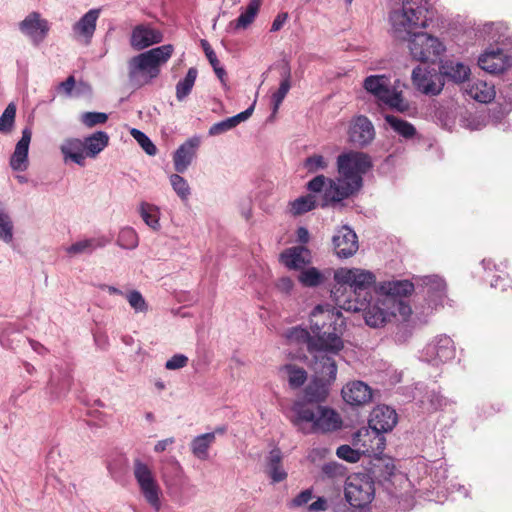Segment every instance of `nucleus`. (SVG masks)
I'll use <instances>...</instances> for the list:
<instances>
[{
	"label": "nucleus",
	"instance_id": "obj_58",
	"mask_svg": "<svg viewBox=\"0 0 512 512\" xmlns=\"http://www.w3.org/2000/svg\"><path fill=\"white\" fill-rule=\"evenodd\" d=\"M70 386L71 380L69 377L63 378L59 390L56 387H54V382L51 381V393L55 396V398H60L68 393V391L70 390Z\"/></svg>",
	"mask_w": 512,
	"mask_h": 512
},
{
	"label": "nucleus",
	"instance_id": "obj_53",
	"mask_svg": "<svg viewBox=\"0 0 512 512\" xmlns=\"http://www.w3.org/2000/svg\"><path fill=\"white\" fill-rule=\"evenodd\" d=\"M331 179L329 178H326L324 175H318L316 177H314L313 179H311L308 183H307V189L311 192H314V193H318V192H321V191H324L326 190V188L329 187V181ZM325 196V194L323 195V197ZM322 202H324V199L322 200ZM323 203H321L322 205Z\"/></svg>",
	"mask_w": 512,
	"mask_h": 512
},
{
	"label": "nucleus",
	"instance_id": "obj_41",
	"mask_svg": "<svg viewBox=\"0 0 512 512\" xmlns=\"http://www.w3.org/2000/svg\"><path fill=\"white\" fill-rule=\"evenodd\" d=\"M391 129L405 139H411L416 135V128L408 121L387 114L384 117Z\"/></svg>",
	"mask_w": 512,
	"mask_h": 512
},
{
	"label": "nucleus",
	"instance_id": "obj_36",
	"mask_svg": "<svg viewBox=\"0 0 512 512\" xmlns=\"http://www.w3.org/2000/svg\"><path fill=\"white\" fill-rule=\"evenodd\" d=\"M214 443L215 433H204L191 440L190 450L195 458L205 461L208 460L209 450Z\"/></svg>",
	"mask_w": 512,
	"mask_h": 512
},
{
	"label": "nucleus",
	"instance_id": "obj_5",
	"mask_svg": "<svg viewBox=\"0 0 512 512\" xmlns=\"http://www.w3.org/2000/svg\"><path fill=\"white\" fill-rule=\"evenodd\" d=\"M292 411V423L304 433L331 432L342 424L338 413L326 406L295 402Z\"/></svg>",
	"mask_w": 512,
	"mask_h": 512
},
{
	"label": "nucleus",
	"instance_id": "obj_61",
	"mask_svg": "<svg viewBox=\"0 0 512 512\" xmlns=\"http://www.w3.org/2000/svg\"><path fill=\"white\" fill-rule=\"evenodd\" d=\"M287 19H288V13H286V12L279 13V14L275 17V19H274V21H273V23H272V25H271V29H270V31H271V32H277V31H279V30L283 27V25L285 24V22L287 21Z\"/></svg>",
	"mask_w": 512,
	"mask_h": 512
},
{
	"label": "nucleus",
	"instance_id": "obj_6",
	"mask_svg": "<svg viewBox=\"0 0 512 512\" xmlns=\"http://www.w3.org/2000/svg\"><path fill=\"white\" fill-rule=\"evenodd\" d=\"M160 472L166 493L171 500L180 506L187 504L190 498L185 492L194 486L189 483V478L180 462L175 457H170L163 462Z\"/></svg>",
	"mask_w": 512,
	"mask_h": 512
},
{
	"label": "nucleus",
	"instance_id": "obj_55",
	"mask_svg": "<svg viewBox=\"0 0 512 512\" xmlns=\"http://www.w3.org/2000/svg\"><path fill=\"white\" fill-rule=\"evenodd\" d=\"M188 364V357L184 354H175L165 363L167 370H178L185 367Z\"/></svg>",
	"mask_w": 512,
	"mask_h": 512
},
{
	"label": "nucleus",
	"instance_id": "obj_2",
	"mask_svg": "<svg viewBox=\"0 0 512 512\" xmlns=\"http://www.w3.org/2000/svg\"><path fill=\"white\" fill-rule=\"evenodd\" d=\"M423 0H403L402 8L390 14L392 31L396 38L408 40L411 57L420 62L434 61L444 51L440 40L426 32H417L427 25Z\"/></svg>",
	"mask_w": 512,
	"mask_h": 512
},
{
	"label": "nucleus",
	"instance_id": "obj_38",
	"mask_svg": "<svg viewBox=\"0 0 512 512\" xmlns=\"http://www.w3.org/2000/svg\"><path fill=\"white\" fill-rule=\"evenodd\" d=\"M383 291L381 296H391L393 298H401L411 294L414 290V285L408 280H396L384 283L381 286Z\"/></svg>",
	"mask_w": 512,
	"mask_h": 512
},
{
	"label": "nucleus",
	"instance_id": "obj_31",
	"mask_svg": "<svg viewBox=\"0 0 512 512\" xmlns=\"http://www.w3.org/2000/svg\"><path fill=\"white\" fill-rule=\"evenodd\" d=\"M110 240L106 237H96L79 240L65 248V252L70 256L81 254H92L96 249L105 247Z\"/></svg>",
	"mask_w": 512,
	"mask_h": 512
},
{
	"label": "nucleus",
	"instance_id": "obj_45",
	"mask_svg": "<svg viewBox=\"0 0 512 512\" xmlns=\"http://www.w3.org/2000/svg\"><path fill=\"white\" fill-rule=\"evenodd\" d=\"M383 305L390 306L392 317L399 314L404 320H406L412 313L409 305H407L401 298H393L391 296H384Z\"/></svg>",
	"mask_w": 512,
	"mask_h": 512
},
{
	"label": "nucleus",
	"instance_id": "obj_60",
	"mask_svg": "<svg viewBox=\"0 0 512 512\" xmlns=\"http://www.w3.org/2000/svg\"><path fill=\"white\" fill-rule=\"evenodd\" d=\"M428 398H429L431 407L435 410L441 408L446 403L445 398H443L439 393H436L435 391H431L428 394Z\"/></svg>",
	"mask_w": 512,
	"mask_h": 512
},
{
	"label": "nucleus",
	"instance_id": "obj_20",
	"mask_svg": "<svg viewBox=\"0 0 512 512\" xmlns=\"http://www.w3.org/2000/svg\"><path fill=\"white\" fill-rule=\"evenodd\" d=\"M163 41V34L150 24H139L132 30L130 45L135 50H143Z\"/></svg>",
	"mask_w": 512,
	"mask_h": 512
},
{
	"label": "nucleus",
	"instance_id": "obj_33",
	"mask_svg": "<svg viewBox=\"0 0 512 512\" xmlns=\"http://www.w3.org/2000/svg\"><path fill=\"white\" fill-rule=\"evenodd\" d=\"M280 75L282 79L279 88L271 96L273 115L278 112L280 105L291 88V68L287 62L283 63Z\"/></svg>",
	"mask_w": 512,
	"mask_h": 512
},
{
	"label": "nucleus",
	"instance_id": "obj_7",
	"mask_svg": "<svg viewBox=\"0 0 512 512\" xmlns=\"http://www.w3.org/2000/svg\"><path fill=\"white\" fill-rule=\"evenodd\" d=\"M334 279L339 285V287L333 291L337 304L338 300L342 303L348 300L341 299L338 295L340 292L346 291L347 287L354 293L356 296L355 299H359L361 295L366 298L368 294L367 290L374 285L376 280L372 272L360 268H340L335 271Z\"/></svg>",
	"mask_w": 512,
	"mask_h": 512
},
{
	"label": "nucleus",
	"instance_id": "obj_11",
	"mask_svg": "<svg viewBox=\"0 0 512 512\" xmlns=\"http://www.w3.org/2000/svg\"><path fill=\"white\" fill-rule=\"evenodd\" d=\"M398 422L396 411L386 405L376 406L369 418L370 436L373 435V442L376 449L381 452L385 446V438L383 433L391 431Z\"/></svg>",
	"mask_w": 512,
	"mask_h": 512
},
{
	"label": "nucleus",
	"instance_id": "obj_63",
	"mask_svg": "<svg viewBox=\"0 0 512 512\" xmlns=\"http://www.w3.org/2000/svg\"><path fill=\"white\" fill-rule=\"evenodd\" d=\"M327 507V500L324 497H318L316 501L309 505L308 510L311 512L325 511Z\"/></svg>",
	"mask_w": 512,
	"mask_h": 512
},
{
	"label": "nucleus",
	"instance_id": "obj_8",
	"mask_svg": "<svg viewBox=\"0 0 512 512\" xmlns=\"http://www.w3.org/2000/svg\"><path fill=\"white\" fill-rule=\"evenodd\" d=\"M364 89L372 94L379 102L392 110L404 113L410 104L403 97L402 91L390 86V80L385 75H370L363 82Z\"/></svg>",
	"mask_w": 512,
	"mask_h": 512
},
{
	"label": "nucleus",
	"instance_id": "obj_46",
	"mask_svg": "<svg viewBox=\"0 0 512 512\" xmlns=\"http://www.w3.org/2000/svg\"><path fill=\"white\" fill-rule=\"evenodd\" d=\"M117 244L124 249H135L139 244L136 231L131 227H124L120 230Z\"/></svg>",
	"mask_w": 512,
	"mask_h": 512
},
{
	"label": "nucleus",
	"instance_id": "obj_15",
	"mask_svg": "<svg viewBox=\"0 0 512 512\" xmlns=\"http://www.w3.org/2000/svg\"><path fill=\"white\" fill-rule=\"evenodd\" d=\"M356 445L360 444L359 449H353L349 445H341L336 450V455L347 462L356 463L360 460L362 454H372L376 451V444L370 439V430L363 428L357 431L354 436Z\"/></svg>",
	"mask_w": 512,
	"mask_h": 512
},
{
	"label": "nucleus",
	"instance_id": "obj_21",
	"mask_svg": "<svg viewBox=\"0 0 512 512\" xmlns=\"http://www.w3.org/2000/svg\"><path fill=\"white\" fill-rule=\"evenodd\" d=\"M280 262L290 270H302L312 261L309 249L304 246H293L280 254Z\"/></svg>",
	"mask_w": 512,
	"mask_h": 512
},
{
	"label": "nucleus",
	"instance_id": "obj_44",
	"mask_svg": "<svg viewBox=\"0 0 512 512\" xmlns=\"http://www.w3.org/2000/svg\"><path fill=\"white\" fill-rule=\"evenodd\" d=\"M290 206V210L293 215L304 214L316 207V197L311 194L301 196L295 199L293 202H291Z\"/></svg>",
	"mask_w": 512,
	"mask_h": 512
},
{
	"label": "nucleus",
	"instance_id": "obj_22",
	"mask_svg": "<svg viewBox=\"0 0 512 512\" xmlns=\"http://www.w3.org/2000/svg\"><path fill=\"white\" fill-rule=\"evenodd\" d=\"M200 140L197 137L190 138L181 144L173 155L174 168L177 173H184L196 156Z\"/></svg>",
	"mask_w": 512,
	"mask_h": 512
},
{
	"label": "nucleus",
	"instance_id": "obj_52",
	"mask_svg": "<svg viewBox=\"0 0 512 512\" xmlns=\"http://www.w3.org/2000/svg\"><path fill=\"white\" fill-rule=\"evenodd\" d=\"M505 27L502 23H486L483 26V33L488 37V40L499 42L504 36L502 30Z\"/></svg>",
	"mask_w": 512,
	"mask_h": 512
},
{
	"label": "nucleus",
	"instance_id": "obj_1",
	"mask_svg": "<svg viewBox=\"0 0 512 512\" xmlns=\"http://www.w3.org/2000/svg\"><path fill=\"white\" fill-rule=\"evenodd\" d=\"M340 312L329 304H319L310 313L311 333L300 326L292 327L285 332L291 344H306L313 355L315 373L326 374L328 380H335L337 366L333 358L343 348V341L337 331Z\"/></svg>",
	"mask_w": 512,
	"mask_h": 512
},
{
	"label": "nucleus",
	"instance_id": "obj_27",
	"mask_svg": "<svg viewBox=\"0 0 512 512\" xmlns=\"http://www.w3.org/2000/svg\"><path fill=\"white\" fill-rule=\"evenodd\" d=\"M439 73L442 78L459 84L468 80L471 71L469 66L462 62L446 59L440 62Z\"/></svg>",
	"mask_w": 512,
	"mask_h": 512
},
{
	"label": "nucleus",
	"instance_id": "obj_17",
	"mask_svg": "<svg viewBox=\"0 0 512 512\" xmlns=\"http://www.w3.org/2000/svg\"><path fill=\"white\" fill-rule=\"evenodd\" d=\"M19 30L28 37L34 45H39L49 32V23L38 12L29 13L18 24Z\"/></svg>",
	"mask_w": 512,
	"mask_h": 512
},
{
	"label": "nucleus",
	"instance_id": "obj_57",
	"mask_svg": "<svg viewBox=\"0 0 512 512\" xmlns=\"http://www.w3.org/2000/svg\"><path fill=\"white\" fill-rule=\"evenodd\" d=\"M312 499V490L306 489L301 491L295 498L292 499L290 507H301L307 504Z\"/></svg>",
	"mask_w": 512,
	"mask_h": 512
},
{
	"label": "nucleus",
	"instance_id": "obj_25",
	"mask_svg": "<svg viewBox=\"0 0 512 512\" xmlns=\"http://www.w3.org/2000/svg\"><path fill=\"white\" fill-rule=\"evenodd\" d=\"M317 374L319 375V378L311 381V383L305 388L304 400L301 401L305 404L320 405L319 403L325 401L328 396V385L334 380L329 381L326 374Z\"/></svg>",
	"mask_w": 512,
	"mask_h": 512
},
{
	"label": "nucleus",
	"instance_id": "obj_10",
	"mask_svg": "<svg viewBox=\"0 0 512 512\" xmlns=\"http://www.w3.org/2000/svg\"><path fill=\"white\" fill-rule=\"evenodd\" d=\"M133 475L144 500L153 511L159 512L162 508L161 498L163 492L152 468L140 459H135L133 462Z\"/></svg>",
	"mask_w": 512,
	"mask_h": 512
},
{
	"label": "nucleus",
	"instance_id": "obj_34",
	"mask_svg": "<svg viewBox=\"0 0 512 512\" xmlns=\"http://www.w3.org/2000/svg\"><path fill=\"white\" fill-rule=\"evenodd\" d=\"M86 157L95 158L109 144V135L104 131H96L82 139Z\"/></svg>",
	"mask_w": 512,
	"mask_h": 512
},
{
	"label": "nucleus",
	"instance_id": "obj_35",
	"mask_svg": "<svg viewBox=\"0 0 512 512\" xmlns=\"http://www.w3.org/2000/svg\"><path fill=\"white\" fill-rule=\"evenodd\" d=\"M466 93L471 98L481 103L492 101L496 95L494 85L483 80H476L469 84Z\"/></svg>",
	"mask_w": 512,
	"mask_h": 512
},
{
	"label": "nucleus",
	"instance_id": "obj_43",
	"mask_svg": "<svg viewBox=\"0 0 512 512\" xmlns=\"http://www.w3.org/2000/svg\"><path fill=\"white\" fill-rule=\"evenodd\" d=\"M298 280L305 287H316L324 281V275L317 268L310 267L302 269Z\"/></svg>",
	"mask_w": 512,
	"mask_h": 512
},
{
	"label": "nucleus",
	"instance_id": "obj_59",
	"mask_svg": "<svg viewBox=\"0 0 512 512\" xmlns=\"http://www.w3.org/2000/svg\"><path fill=\"white\" fill-rule=\"evenodd\" d=\"M276 288L278 289V291H280L281 293L285 294V295H289L291 294V292L293 291V288H294V282L291 278L289 277H281L277 283H276Z\"/></svg>",
	"mask_w": 512,
	"mask_h": 512
},
{
	"label": "nucleus",
	"instance_id": "obj_51",
	"mask_svg": "<svg viewBox=\"0 0 512 512\" xmlns=\"http://www.w3.org/2000/svg\"><path fill=\"white\" fill-rule=\"evenodd\" d=\"M108 120V115L103 112H85L81 115L80 121L88 128L99 124H104Z\"/></svg>",
	"mask_w": 512,
	"mask_h": 512
},
{
	"label": "nucleus",
	"instance_id": "obj_12",
	"mask_svg": "<svg viewBox=\"0 0 512 512\" xmlns=\"http://www.w3.org/2000/svg\"><path fill=\"white\" fill-rule=\"evenodd\" d=\"M345 498L353 507H365L374 498L373 483L366 476H349L345 484Z\"/></svg>",
	"mask_w": 512,
	"mask_h": 512
},
{
	"label": "nucleus",
	"instance_id": "obj_9",
	"mask_svg": "<svg viewBox=\"0 0 512 512\" xmlns=\"http://www.w3.org/2000/svg\"><path fill=\"white\" fill-rule=\"evenodd\" d=\"M383 300L384 296L379 295L373 303L363 297V299H348L343 303L338 300V305L347 311H363L366 324L372 328H378L392 318L390 306L383 305Z\"/></svg>",
	"mask_w": 512,
	"mask_h": 512
},
{
	"label": "nucleus",
	"instance_id": "obj_64",
	"mask_svg": "<svg viewBox=\"0 0 512 512\" xmlns=\"http://www.w3.org/2000/svg\"><path fill=\"white\" fill-rule=\"evenodd\" d=\"M500 94L510 105H512V83L504 84L500 88Z\"/></svg>",
	"mask_w": 512,
	"mask_h": 512
},
{
	"label": "nucleus",
	"instance_id": "obj_28",
	"mask_svg": "<svg viewBox=\"0 0 512 512\" xmlns=\"http://www.w3.org/2000/svg\"><path fill=\"white\" fill-rule=\"evenodd\" d=\"M283 454L277 447L269 451L265 457V473L273 483L284 481L288 474L283 467Z\"/></svg>",
	"mask_w": 512,
	"mask_h": 512
},
{
	"label": "nucleus",
	"instance_id": "obj_4",
	"mask_svg": "<svg viewBox=\"0 0 512 512\" xmlns=\"http://www.w3.org/2000/svg\"><path fill=\"white\" fill-rule=\"evenodd\" d=\"M174 52L171 44L152 48L133 56L128 61V79L134 88L150 84L161 72V67L168 62Z\"/></svg>",
	"mask_w": 512,
	"mask_h": 512
},
{
	"label": "nucleus",
	"instance_id": "obj_48",
	"mask_svg": "<svg viewBox=\"0 0 512 512\" xmlns=\"http://www.w3.org/2000/svg\"><path fill=\"white\" fill-rule=\"evenodd\" d=\"M170 184L181 200L185 201L189 198L191 194L190 186L188 182L178 173L172 174L170 176Z\"/></svg>",
	"mask_w": 512,
	"mask_h": 512
},
{
	"label": "nucleus",
	"instance_id": "obj_29",
	"mask_svg": "<svg viewBox=\"0 0 512 512\" xmlns=\"http://www.w3.org/2000/svg\"><path fill=\"white\" fill-rule=\"evenodd\" d=\"M422 285L425 289L429 303L435 308L442 305L443 299L446 296L445 281L437 275H430L422 278Z\"/></svg>",
	"mask_w": 512,
	"mask_h": 512
},
{
	"label": "nucleus",
	"instance_id": "obj_13",
	"mask_svg": "<svg viewBox=\"0 0 512 512\" xmlns=\"http://www.w3.org/2000/svg\"><path fill=\"white\" fill-rule=\"evenodd\" d=\"M376 131L371 120L365 115L354 116L348 126V142L357 148L369 146L375 139Z\"/></svg>",
	"mask_w": 512,
	"mask_h": 512
},
{
	"label": "nucleus",
	"instance_id": "obj_47",
	"mask_svg": "<svg viewBox=\"0 0 512 512\" xmlns=\"http://www.w3.org/2000/svg\"><path fill=\"white\" fill-rule=\"evenodd\" d=\"M16 105L11 102L7 105L4 112L0 116V132L4 134L10 133L15 125Z\"/></svg>",
	"mask_w": 512,
	"mask_h": 512
},
{
	"label": "nucleus",
	"instance_id": "obj_40",
	"mask_svg": "<svg viewBox=\"0 0 512 512\" xmlns=\"http://www.w3.org/2000/svg\"><path fill=\"white\" fill-rule=\"evenodd\" d=\"M280 371L286 374L289 386L292 389H298L303 386L308 378L306 370L295 364H285L280 368Z\"/></svg>",
	"mask_w": 512,
	"mask_h": 512
},
{
	"label": "nucleus",
	"instance_id": "obj_62",
	"mask_svg": "<svg viewBox=\"0 0 512 512\" xmlns=\"http://www.w3.org/2000/svg\"><path fill=\"white\" fill-rule=\"evenodd\" d=\"M201 45L210 64L213 65L215 63H218L219 61L217 59V56L214 50L211 48L210 44L206 40H202Z\"/></svg>",
	"mask_w": 512,
	"mask_h": 512
},
{
	"label": "nucleus",
	"instance_id": "obj_39",
	"mask_svg": "<svg viewBox=\"0 0 512 512\" xmlns=\"http://www.w3.org/2000/svg\"><path fill=\"white\" fill-rule=\"evenodd\" d=\"M138 213L149 228L160 230V210L156 205L143 201L138 206Z\"/></svg>",
	"mask_w": 512,
	"mask_h": 512
},
{
	"label": "nucleus",
	"instance_id": "obj_24",
	"mask_svg": "<svg viewBox=\"0 0 512 512\" xmlns=\"http://www.w3.org/2000/svg\"><path fill=\"white\" fill-rule=\"evenodd\" d=\"M100 16V9H90L72 27L75 38L82 39L86 44L90 43Z\"/></svg>",
	"mask_w": 512,
	"mask_h": 512
},
{
	"label": "nucleus",
	"instance_id": "obj_37",
	"mask_svg": "<svg viewBox=\"0 0 512 512\" xmlns=\"http://www.w3.org/2000/svg\"><path fill=\"white\" fill-rule=\"evenodd\" d=\"M262 0H250L245 12L229 23L228 28L233 30L246 29L255 20L260 9Z\"/></svg>",
	"mask_w": 512,
	"mask_h": 512
},
{
	"label": "nucleus",
	"instance_id": "obj_42",
	"mask_svg": "<svg viewBox=\"0 0 512 512\" xmlns=\"http://www.w3.org/2000/svg\"><path fill=\"white\" fill-rule=\"evenodd\" d=\"M198 75V71L196 68L191 67L184 79L180 80L176 85V98L178 101H183L191 92L196 78Z\"/></svg>",
	"mask_w": 512,
	"mask_h": 512
},
{
	"label": "nucleus",
	"instance_id": "obj_50",
	"mask_svg": "<svg viewBox=\"0 0 512 512\" xmlns=\"http://www.w3.org/2000/svg\"><path fill=\"white\" fill-rule=\"evenodd\" d=\"M126 299L136 313H146L148 311V304L139 291L129 292L126 294Z\"/></svg>",
	"mask_w": 512,
	"mask_h": 512
},
{
	"label": "nucleus",
	"instance_id": "obj_30",
	"mask_svg": "<svg viewBox=\"0 0 512 512\" xmlns=\"http://www.w3.org/2000/svg\"><path fill=\"white\" fill-rule=\"evenodd\" d=\"M60 151L65 162L72 161L79 166L85 165V152L82 139L69 137L63 140Z\"/></svg>",
	"mask_w": 512,
	"mask_h": 512
},
{
	"label": "nucleus",
	"instance_id": "obj_32",
	"mask_svg": "<svg viewBox=\"0 0 512 512\" xmlns=\"http://www.w3.org/2000/svg\"><path fill=\"white\" fill-rule=\"evenodd\" d=\"M255 102L248 107L245 111L238 113L235 116L229 117L220 122L214 123L208 131L209 136L221 135L239 125L241 122L246 121L250 118L254 111Z\"/></svg>",
	"mask_w": 512,
	"mask_h": 512
},
{
	"label": "nucleus",
	"instance_id": "obj_3",
	"mask_svg": "<svg viewBox=\"0 0 512 512\" xmlns=\"http://www.w3.org/2000/svg\"><path fill=\"white\" fill-rule=\"evenodd\" d=\"M337 166L339 177L329 181L323 208L340 203L358 192L363 184L362 175L372 167V163L366 153L350 151L338 156Z\"/></svg>",
	"mask_w": 512,
	"mask_h": 512
},
{
	"label": "nucleus",
	"instance_id": "obj_56",
	"mask_svg": "<svg viewBox=\"0 0 512 512\" xmlns=\"http://www.w3.org/2000/svg\"><path fill=\"white\" fill-rule=\"evenodd\" d=\"M322 472L329 478H335L343 475L344 467L336 462H329L323 465Z\"/></svg>",
	"mask_w": 512,
	"mask_h": 512
},
{
	"label": "nucleus",
	"instance_id": "obj_26",
	"mask_svg": "<svg viewBox=\"0 0 512 512\" xmlns=\"http://www.w3.org/2000/svg\"><path fill=\"white\" fill-rule=\"evenodd\" d=\"M342 397L348 404L360 406L371 400L372 392L370 387L364 382L353 381L343 387Z\"/></svg>",
	"mask_w": 512,
	"mask_h": 512
},
{
	"label": "nucleus",
	"instance_id": "obj_54",
	"mask_svg": "<svg viewBox=\"0 0 512 512\" xmlns=\"http://www.w3.org/2000/svg\"><path fill=\"white\" fill-rule=\"evenodd\" d=\"M305 167L309 172H316L318 170L325 169L327 167V162L323 156L313 155L306 159Z\"/></svg>",
	"mask_w": 512,
	"mask_h": 512
},
{
	"label": "nucleus",
	"instance_id": "obj_23",
	"mask_svg": "<svg viewBox=\"0 0 512 512\" xmlns=\"http://www.w3.org/2000/svg\"><path fill=\"white\" fill-rule=\"evenodd\" d=\"M31 137V129L29 127L24 128L22 130V136L16 143L14 152L10 158V166L14 171H25L27 169Z\"/></svg>",
	"mask_w": 512,
	"mask_h": 512
},
{
	"label": "nucleus",
	"instance_id": "obj_49",
	"mask_svg": "<svg viewBox=\"0 0 512 512\" xmlns=\"http://www.w3.org/2000/svg\"><path fill=\"white\" fill-rule=\"evenodd\" d=\"M130 134L148 155H156L157 148L145 133L136 128H132Z\"/></svg>",
	"mask_w": 512,
	"mask_h": 512
},
{
	"label": "nucleus",
	"instance_id": "obj_18",
	"mask_svg": "<svg viewBox=\"0 0 512 512\" xmlns=\"http://www.w3.org/2000/svg\"><path fill=\"white\" fill-rule=\"evenodd\" d=\"M334 251L339 258L352 257L358 250V237L347 225L338 228L332 237Z\"/></svg>",
	"mask_w": 512,
	"mask_h": 512
},
{
	"label": "nucleus",
	"instance_id": "obj_14",
	"mask_svg": "<svg viewBox=\"0 0 512 512\" xmlns=\"http://www.w3.org/2000/svg\"><path fill=\"white\" fill-rule=\"evenodd\" d=\"M454 356V342L446 335L435 337L422 352L423 360L435 366L453 359Z\"/></svg>",
	"mask_w": 512,
	"mask_h": 512
},
{
	"label": "nucleus",
	"instance_id": "obj_19",
	"mask_svg": "<svg viewBox=\"0 0 512 512\" xmlns=\"http://www.w3.org/2000/svg\"><path fill=\"white\" fill-rule=\"evenodd\" d=\"M481 69L498 74L502 73L512 66V56L504 53L499 48H489L478 59Z\"/></svg>",
	"mask_w": 512,
	"mask_h": 512
},
{
	"label": "nucleus",
	"instance_id": "obj_16",
	"mask_svg": "<svg viewBox=\"0 0 512 512\" xmlns=\"http://www.w3.org/2000/svg\"><path fill=\"white\" fill-rule=\"evenodd\" d=\"M412 82L417 90L426 95H438L444 87L440 73L417 66L412 71Z\"/></svg>",
	"mask_w": 512,
	"mask_h": 512
}]
</instances>
